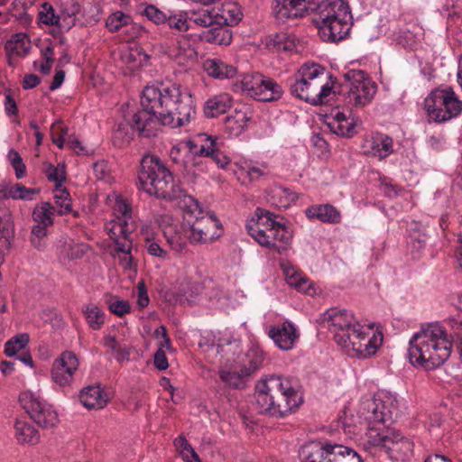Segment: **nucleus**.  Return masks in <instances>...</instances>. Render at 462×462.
<instances>
[{
	"mask_svg": "<svg viewBox=\"0 0 462 462\" xmlns=\"http://www.w3.org/2000/svg\"><path fill=\"white\" fill-rule=\"evenodd\" d=\"M284 274L287 283L298 291L307 294L315 293L312 282L300 270L291 266L284 269Z\"/></svg>",
	"mask_w": 462,
	"mask_h": 462,
	"instance_id": "nucleus-27",
	"label": "nucleus"
},
{
	"mask_svg": "<svg viewBox=\"0 0 462 462\" xmlns=\"http://www.w3.org/2000/svg\"><path fill=\"white\" fill-rule=\"evenodd\" d=\"M167 55L180 65H186L189 60L192 59L195 51L189 48L188 42L181 44L177 41L168 47L166 51Z\"/></svg>",
	"mask_w": 462,
	"mask_h": 462,
	"instance_id": "nucleus-33",
	"label": "nucleus"
},
{
	"mask_svg": "<svg viewBox=\"0 0 462 462\" xmlns=\"http://www.w3.org/2000/svg\"><path fill=\"white\" fill-rule=\"evenodd\" d=\"M45 175L50 181L55 183V186L58 188L61 186L62 182L65 180V171L58 169L52 164H49L45 169Z\"/></svg>",
	"mask_w": 462,
	"mask_h": 462,
	"instance_id": "nucleus-53",
	"label": "nucleus"
},
{
	"mask_svg": "<svg viewBox=\"0 0 462 462\" xmlns=\"http://www.w3.org/2000/svg\"><path fill=\"white\" fill-rule=\"evenodd\" d=\"M67 131L68 129L64 127L61 122H55L51 126L52 142L60 148L64 145V134H67Z\"/></svg>",
	"mask_w": 462,
	"mask_h": 462,
	"instance_id": "nucleus-54",
	"label": "nucleus"
},
{
	"mask_svg": "<svg viewBox=\"0 0 462 462\" xmlns=\"http://www.w3.org/2000/svg\"><path fill=\"white\" fill-rule=\"evenodd\" d=\"M348 83V104L355 107H363L369 104L376 91L377 86L364 70L350 69L343 75Z\"/></svg>",
	"mask_w": 462,
	"mask_h": 462,
	"instance_id": "nucleus-10",
	"label": "nucleus"
},
{
	"mask_svg": "<svg viewBox=\"0 0 462 462\" xmlns=\"http://www.w3.org/2000/svg\"><path fill=\"white\" fill-rule=\"evenodd\" d=\"M5 49L8 56H26L31 49L30 41L25 34L16 33L12 35L11 39L6 42Z\"/></svg>",
	"mask_w": 462,
	"mask_h": 462,
	"instance_id": "nucleus-32",
	"label": "nucleus"
},
{
	"mask_svg": "<svg viewBox=\"0 0 462 462\" xmlns=\"http://www.w3.org/2000/svg\"><path fill=\"white\" fill-rule=\"evenodd\" d=\"M424 109L430 120L443 123L461 114L462 101L450 87L435 88L425 98Z\"/></svg>",
	"mask_w": 462,
	"mask_h": 462,
	"instance_id": "nucleus-9",
	"label": "nucleus"
},
{
	"mask_svg": "<svg viewBox=\"0 0 462 462\" xmlns=\"http://www.w3.org/2000/svg\"><path fill=\"white\" fill-rule=\"evenodd\" d=\"M305 213L309 218H316L323 223L338 224L341 221L340 212L330 204L310 206Z\"/></svg>",
	"mask_w": 462,
	"mask_h": 462,
	"instance_id": "nucleus-23",
	"label": "nucleus"
},
{
	"mask_svg": "<svg viewBox=\"0 0 462 462\" xmlns=\"http://www.w3.org/2000/svg\"><path fill=\"white\" fill-rule=\"evenodd\" d=\"M108 396L100 385H89L81 390L79 401L88 409H102L108 402Z\"/></svg>",
	"mask_w": 462,
	"mask_h": 462,
	"instance_id": "nucleus-22",
	"label": "nucleus"
},
{
	"mask_svg": "<svg viewBox=\"0 0 462 462\" xmlns=\"http://www.w3.org/2000/svg\"><path fill=\"white\" fill-rule=\"evenodd\" d=\"M163 236L172 250L181 254L187 248L188 236H182L181 228L175 225H168L163 228Z\"/></svg>",
	"mask_w": 462,
	"mask_h": 462,
	"instance_id": "nucleus-30",
	"label": "nucleus"
},
{
	"mask_svg": "<svg viewBox=\"0 0 462 462\" xmlns=\"http://www.w3.org/2000/svg\"><path fill=\"white\" fill-rule=\"evenodd\" d=\"M80 11V5L77 1L71 0L63 5L61 9L62 15L76 20V16Z\"/></svg>",
	"mask_w": 462,
	"mask_h": 462,
	"instance_id": "nucleus-57",
	"label": "nucleus"
},
{
	"mask_svg": "<svg viewBox=\"0 0 462 462\" xmlns=\"http://www.w3.org/2000/svg\"><path fill=\"white\" fill-rule=\"evenodd\" d=\"M106 228L110 239L116 246V252H126L132 249L133 242L130 236L134 230L132 221L128 222L127 219L117 217V219L112 220Z\"/></svg>",
	"mask_w": 462,
	"mask_h": 462,
	"instance_id": "nucleus-16",
	"label": "nucleus"
},
{
	"mask_svg": "<svg viewBox=\"0 0 462 462\" xmlns=\"http://www.w3.org/2000/svg\"><path fill=\"white\" fill-rule=\"evenodd\" d=\"M323 322L328 329L334 334V339L339 346H348L350 335L358 329L360 324L346 310L332 308L323 315Z\"/></svg>",
	"mask_w": 462,
	"mask_h": 462,
	"instance_id": "nucleus-11",
	"label": "nucleus"
},
{
	"mask_svg": "<svg viewBox=\"0 0 462 462\" xmlns=\"http://www.w3.org/2000/svg\"><path fill=\"white\" fill-rule=\"evenodd\" d=\"M315 5L311 12L316 13L314 23L316 25L327 23L331 20L338 18V13L351 14L349 5L345 0H320L315 1Z\"/></svg>",
	"mask_w": 462,
	"mask_h": 462,
	"instance_id": "nucleus-18",
	"label": "nucleus"
},
{
	"mask_svg": "<svg viewBox=\"0 0 462 462\" xmlns=\"http://www.w3.org/2000/svg\"><path fill=\"white\" fill-rule=\"evenodd\" d=\"M54 211L58 215H64L71 211V199L66 189H57L54 194Z\"/></svg>",
	"mask_w": 462,
	"mask_h": 462,
	"instance_id": "nucleus-40",
	"label": "nucleus"
},
{
	"mask_svg": "<svg viewBox=\"0 0 462 462\" xmlns=\"http://www.w3.org/2000/svg\"><path fill=\"white\" fill-rule=\"evenodd\" d=\"M79 365V359L73 352H63L52 365V380L60 386L69 385L73 381V374L78 370Z\"/></svg>",
	"mask_w": 462,
	"mask_h": 462,
	"instance_id": "nucleus-15",
	"label": "nucleus"
},
{
	"mask_svg": "<svg viewBox=\"0 0 462 462\" xmlns=\"http://www.w3.org/2000/svg\"><path fill=\"white\" fill-rule=\"evenodd\" d=\"M383 343V334L381 332H365L360 325L356 332L350 335L348 346H341L347 351H353L359 358H367L374 356Z\"/></svg>",
	"mask_w": 462,
	"mask_h": 462,
	"instance_id": "nucleus-13",
	"label": "nucleus"
},
{
	"mask_svg": "<svg viewBox=\"0 0 462 462\" xmlns=\"http://www.w3.org/2000/svg\"><path fill=\"white\" fill-rule=\"evenodd\" d=\"M393 141L387 135L378 134L365 141V153L377 157L380 160L386 158L393 152Z\"/></svg>",
	"mask_w": 462,
	"mask_h": 462,
	"instance_id": "nucleus-21",
	"label": "nucleus"
},
{
	"mask_svg": "<svg viewBox=\"0 0 462 462\" xmlns=\"http://www.w3.org/2000/svg\"><path fill=\"white\" fill-rule=\"evenodd\" d=\"M8 160L15 171V177L17 179L23 178L26 173V166L19 152L11 149L8 152Z\"/></svg>",
	"mask_w": 462,
	"mask_h": 462,
	"instance_id": "nucleus-48",
	"label": "nucleus"
},
{
	"mask_svg": "<svg viewBox=\"0 0 462 462\" xmlns=\"http://www.w3.org/2000/svg\"><path fill=\"white\" fill-rule=\"evenodd\" d=\"M218 24L234 26L242 19L240 8L234 3H226L221 9H217Z\"/></svg>",
	"mask_w": 462,
	"mask_h": 462,
	"instance_id": "nucleus-31",
	"label": "nucleus"
},
{
	"mask_svg": "<svg viewBox=\"0 0 462 462\" xmlns=\"http://www.w3.org/2000/svg\"><path fill=\"white\" fill-rule=\"evenodd\" d=\"M338 18L331 20L327 23L317 25L319 32L324 41L337 42L344 40L351 29V14L338 13Z\"/></svg>",
	"mask_w": 462,
	"mask_h": 462,
	"instance_id": "nucleus-17",
	"label": "nucleus"
},
{
	"mask_svg": "<svg viewBox=\"0 0 462 462\" xmlns=\"http://www.w3.org/2000/svg\"><path fill=\"white\" fill-rule=\"evenodd\" d=\"M452 343L438 324H430L410 340L408 356L413 365L432 369L443 365L450 356Z\"/></svg>",
	"mask_w": 462,
	"mask_h": 462,
	"instance_id": "nucleus-5",
	"label": "nucleus"
},
{
	"mask_svg": "<svg viewBox=\"0 0 462 462\" xmlns=\"http://www.w3.org/2000/svg\"><path fill=\"white\" fill-rule=\"evenodd\" d=\"M325 68L316 64H304L290 85L291 94L314 106L326 103L332 87L324 82Z\"/></svg>",
	"mask_w": 462,
	"mask_h": 462,
	"instance_id": "nucleus-7",
	"label": "nucleus"
},
{
	"mask_svg": "<svg viewBox=\"0 0 462 462\" xmlns=\"http://www.w3.org/2000/svg\"><path fill=\"white\" fill-rule=\"evenodd\" d=\"M154 365L155 367L160 370V371H162V370H165L168 368L169 366V364H168V359H167V356H166V354L165 352L159 348L156 353L154 354Z\"/></svg>",
	"mask_w": 462,
	"mask_h": 462,
	"instance_id": "nucleus-59",
	"label": "nucleus"
},
{
	"mask_svg": "<svg viewBox=\"0 0 462 462\" xmlns=\"http://www.w3.org/2000/svg\"><path fill=\"white\" fill-rule=\"evenodd\" d=\"M82 312L88 327L99 330L105 323V312L97 305L88 303L82 307Z\"/></svg>",
	"mask_w": 462,
	"mask_h": 462,
	"instance_id": "nucleus-36",
	"label": "nucleus"
},
{
	"mask_svg": "<svg viewBox=\"0 0 462 462\" xmlns=\"http://www.w3.org/2000/svg\"><path fill=\"white\" fill-rule=\"evenodd\" d=\"M133 19L131 15L126 14L122 11H116L106 18V27L110 32H116L124 27L131 25Z\"/></svg>",
	"mask_w": 462,
	"mask_h": 462,
	"instance_id": "nucleus-38",
	"label": "nucleus"
},
{
	"mask_svg": "<svg viewBox=\"0 0 462 462\" xmlns=\"http://www.w3.org/2000/svg\"><path fill=\"white\" fill-rule=\"evenodd\" d=\"M166 23L171 29L178 32H187L189 26L187 23V18H183L181 15H171L167 17Z\"/></svg>",
	"mask_w": 462,
	"mask_h": 462,
	"instance_id": "nucleus-55",
	"label": "nucleus"
},
{
	"mask_svg": "<svg viewBox=\"0 0 462 462\" xmlns=\"http://www.w3.org/2000/svg\"><path fill=\"white\" fill-rule=\"evenodd\" d=\"M149 21L159 25L166 23V14L153 5H146L141 12Z\"/></svg>",
	"mask_w": 462,
	"mask_h": 462,
	"instance_id": "nucleus-47",
	"label": "nucleus"
},
{
	"mask_svg": "<svg viewBox=\"0 0 462 462\" xmlns=\"http://www.w3.org/2000/svg\"><path fill=\"white\" fill-rule=\"evenodd\" d=\"M29 342V335L20 334L9 339L5 346V354L7 356H15L19 351L23 349Z\"/></svg>",
	"mask_w": 462,
	"mask_h": 462,
	"instance_id": "nucleus-42",
	"label": "nucleus"
},
{
	"mask_svg": "<svg viewBox=\"0 0 462 462\" xmlns=\"http://www.w3.org/2000/svg\"><path fill=\"white\" fill-rule=\"evenodd\" d=\"M20 199L31 200L40 192L37 189L26 188L22 184H20Z\"/></svg>",
	"mask_w": 462,
	"mask_h": 462,
	"instance_id": "nucleus-64",
	"label": "nucleus"
},
{
	"mask_svg": "<svg viewBox=\"0 0 462 462\" xmlns=\"http://www.w3.org/2000/svg\"><path fill=\"white\" fill-rule=\"evenodd\" d=\"M264 361V354L259 347H251L245 354L242 369L250 378L259 370Z\"/></svg>",
	"mask_w": 462,
	"mask_h": 462,
	"instance_id": "nucleus-34",
	"label": "nucleus"
},
{
	"mask_svg": "<svg viewBox=\"0 0 462 462\" xmlns=\"http://www.w3.org/2000/svg\"><path fill=\"white\" fill-rule=\"evenodd\" d=\"M22 407L32 420L40 427L48 429L55 427L59 422L57 412L52 407L31 393H23L19 396Z\"/></svg>",
	"mask_w": 462,
	"mask_h": 462,
	"instance_id": "nucleus-12",
	"label": "nucleus"
},
{
	"mask_svg": "<svg viewBox=\"0 0 462 462\" xmlns=\"http://www.w3.org/2000/svg\"><path fill=\"white\" fill-rule=\"evenodd\" d=\"M207 73L215 79H233L236 75V68L218 59H208L204 62Z\"/></svg>",
	"mask_w": 462,
	"mask_h": 462,
	"instance_id": "nucleus-28",
	"label": "nucleus"
},
{
	"mask_svg": "<svg viewBox=\"0 0 462 462\" xmlns=\"http://www.w3.org/2000/svg\"><path fill=\"white\" fill-rule=\"evenodd\" d=\"M263 75L259 73L245 76L242 79L243 89L247 91L253 97H254V93L258 91V88L263 83Z\"/></svg>",
	"mask_w": 462,
	"mask_h": 462,
	"instance_id": "nucleus-49",
	"label": "nucleus"
},
{
	"mask_svg": "<svg viewBox=\"0 0 462 462\" xmlns=\"http://www.w3.org/2000/svg\"><path fill=\"white\" fill-rule=\"evenodd\" d=\"M41 83V79L35 74H26L23 77L22 86L23 89L33 88Z\"/></svg>",
	"mask_w": 462,
	"mask_h": 462,
	"instance_id": "nucleus-61",
	"label": "nucleus"
},
{
	"mask_svg": "<svg viewBox=\"0 0 462 462\" xmlns=\"http://www.w3.org/2000/svg\"><path fill=\"white\" fill-rule=\"evenodd\" d=\"M254 215L256 218L245 225L247 233L262 246L282 254L291 243V232L276 221V215L269 210L257 208Z\"/></svg>",
	"mask_w": 462,
	"mask_h": 462,
	"instance_id": "nucleus-6",
	"label": "nucleus"
},
{
	"mask_svg": "<svg viewBox=\"0 0 462 462\" xmlns=\"http://www.w3.org/2000/svg\"><path fill=\"white\" fill-rule=\"evenodd\" d=\"M255 404L260 413L284 417L294 412L302 403L296 382L289 377L272 375L255 385Z\"/></svg>",
	"mask_w": 462,
	"mask_h": 462,
	"instance_id": "nucleus-4",
	"label": "nucleus"
},
{
	"mask_svg": "<svg viewBox=\"0 0 462 462\" xmlns=\"http://www.w3.org/2000/svg\"><path fill=\"white\" fill-rule=\"evenodd\" d=\"M188 145L192 153L199 156L210 157L218 167L225 168L230 159L221 151V143L217 137L207 134H199L194 141H189Z\"/></svg>",
	"mask_w": 462,
	"mask_h": 462,
	"instance_id": "nucleus-14",
	"label": "nucleus"
},
{
	"mask_svg": "<svg viewBox=\"0 0 462 462\" xmlns=\"http://www.w3.org/2000/svg\"><path fill=\"white\" fill-rule=\"evenodd\" d=\"M268 336L282 350L291 349L300 337L295 325L288 320L281 325L271 326Z\"/></svg>",
	"mask_w": 462,
	"mask_h": 462,
	"instance_id": "nucleus-19",
	"label": "nucleus"
},
{
	"mask_svg": "<svg viewBox=\"0 0 462 462\" xmlns=\"http://www.w3.org/2000/svg\"><path fill=\"white\" fill-rule=\"evenodd\" d=\"M180 454L185 462H201L199 455L191 446L187 449L182 450Z\"/></svg>",
	"mask_w": 462,
	"mask_h": 462,
	"instance_id": "nucleus-63",
	"label": "nucleus"
},
{
	"mask_svg": "<svg viewBox=\"0 0 462 462\" xmlns=\"http://www.w3.org/2000/svg\"><path fill=\"white\" fill-rule=\"evenodd\" d=\"M195 116V103L189 92H183L176 83L156 81L144 87L141 108L126 122L116 125L112 143L116 147L124 148L131 143L134 132L141 137H153L161 126L182 127Z\"/></svg>",
	"mask_w": 462,
	"mask_h": 462,
	"instance_id": "nucleus-1",
	"label": "nucleus"
},
{
	"mask_svg": "<svg viewBox=\"0 0 462 462\" xmlns=\"http://www.w3.org/2000/svg\"><path fill=\"white\" fill-rule=\"evenodd\" d=\"M116 218L127 219L129 222L132 220V208L131 204L126 199L123 197H117L114 208Z\"/></svg>",
	"mask_w": 462,
	"mask_h": 462,
	"instance_id": "nucleus-50",
	"label": "nucleus"
},
{
	"mask_svg": "<svg viewBox=\"0 0 462 462\" xmlns=\"http://www.w3.org/2000/svg\"><path fill=\"white\" fill-rule=\"evenodd\" d=\"M330 130L337 135L352 136L355 134V124L346 116L340 120H332L328 123Z\"/></svg>",
	"mask_w": 462,
	"mask_h": 462,
	"instance_id": "nucleus-41",
	"label": "nucleus"
},
{
	"mask_svg": "<svg viewBox=\"0 0 462 462\" xmlns=\"http://www.w3.org/2000/svg\"><path fill=\"white\" fill-rule=\"evenodd\" d=\"M218 374L223 383L235 389H243L245 386L246 381L249 379L242 367L237 372L221 369Z\"/></svg>",
	"mask_w": 462,
	"mask_h": 462,
	"instance_id": "nucleus-37",
	"label": "nucleus"
},
{
	"mask_svg": "<svg viewBox=\"0 0 462 462\" xmlns=\"http://www.w3.org/2000/svg\"><path fill=\"white\" fill-rule=\"evenodd\" d=\"M5 109L8 116H16L18 114L16 102L11 94L5 96Z\"/></svg>",
	"mask_w": 462,
	"mask_h": 462,
	"instance_id": "nucleus-62",
	"label": "nucleus"
},
{
	"mask_svg": "<svg viewBox=\"0 0 462 462\" xmlns=\"http://www.w3.org/2000/svg\"><path fill=\"white\" fill-rule=\"evenodd\" d=\"M14 225L10 217H0V245L8 248L14 237Z\"/></svg>",
	"mask_w": 462,
	"mask_h": 462,
	"instance_id": "nucleus-44",
	"label": "nucleus"
},
{
	"mask_svg": "<svg viewBox=\"0 0 462 462\" xmlns=\"http://www.w3.org/2000/svg\"><path fill=\"white\" fill-rule=\"evenodd\" d=\"M131 251L132 249H129L126 252H121L123 255L119 257L120 265L126 270H132L135 268V264L134 263V259Z\"/></svg>",
	"mask_w": 462,
	"mask_h": 462,
	"instance_id": "nucleus-60",
	"label": "nucleus"
},
{
	"mask_svg": "<svg viewBox=\"0 0 462 462\" xmlns=\"http://www.w3.org/2000/svg\"><path fill=\"white\" fill-rule=\"evenodd\" d=\"M144 247L152 256H155L162 260L168 258L167 251L161 247L153 236H150L149 235L144 236Z\"/></svg>",
	"mask_w": 462,
	"mask_h": 462,
	"instance_id": "nucleus-46",
	"label": "nucleus"
},
{
	"mask_svg": "<svg viewBox=\"0 0 462 462\" xmlns=\"http://www.w3.org/2000/svg\"><path fill=\"white\" fill-rule=\"evenodd\" d=\"M109 310L118 316L123 317L124 315L131 311V306L127 300H118L109 303Z\"/></svg>",
	"mask_w": 462,
	"mask_h": 462,
	"instance_id": "nucleus-56",
	"label": "nucleus"
},
{
	"mask_svg": "<svg viewBox=\"0 0 462 462\" xmlns=\"http://www.w3.org/2000/svg\"><path fill=\"white\" fill-rule=\"evenodd\" d=\"M301 462H364L353 448L331 441H310L300 450Z\"/></svg>",
	"mask_w": 462,
	"mask_h": 462,
	"instance_id": "nucleus-8",
	"label": "nucleus"
},
{
	"mask_svg": "<svg viewBox=\"0 0 462 462\" xmlns=\"http://www.w3.org/2000/svg\"><path fill=\"white\" fill-rule=\"evenodd\" d=\"M233 105V97L226 93L216 95L205 102L204 114L207 117H217L225 114Z\"/></svg>",
	"mask_w": 462,
	"mask_h": 462,
	"instance_id": "nucleus-25",
	"label": "nucleus"
},
{
	"mask_svg": "<svg viewBox=\"0 0 462 462\" xmlns=\"http://www.w3.org/2000/svg\"><path fill=\"white\" fill-rule=\"evenodd\" d=\"M188 19L200 27H212L218 24L216 8L192 11L189 13Z\"/></svg>",
	"mask_w": 462,
	"mask_h": 462,
	"instance_id": "nucleus-35",
	"label": "nucleus"
},
{
	"mask_svg": "<svg viewBox=\"0 0 462 462\" xmlns=\"http://www.w3.org/2000/svg\"><path fill=\"white\" fill-rule=\"evenodd\" d=\"M138 187L149 195L169 201L182 197L186 203L185 221L189 226V240L192 244H207L217 239L223 233L222 225L214 213H204L198 200L184 194L174 182L170 170L155 155L146 153L140 162Z\"/></svg>",
	"mask_w": 462,
	"mask_h": 462,
	"instance_id": "nucleus-2",
	"label": "nucleus"
},
{
	"mask_svg": "<svg viewBox=\"0 0 462 462\" xmlns=\"http://www.w3.org/2000/svg\"><path fill=\"white\" fill-rule=\"evenodd\" d=\"M42 10L39 13V21L46 25H56L60 23V16L55 14L51 5L43 3Z\"/></svg>",
	"mask_w": 462,
	"mask_h": 462,
	"instance_id": "nucleus-45",
	"label": "nucleus"
},
{
	"mask_svg": "<svg viewBox=\"0 0 462 462\" xmlns=\"http://www.w3.org/2000/svg\"><path fill=\"white\" fill-rule=\"evenodd\" d=\"M253 117V111L246 106L236 107L232 114L224 120V130L230 136H239L247 127Z\"/></svg>",
	"mask_w": 462,
	"mask_h": 462,
	"instance_id": "nucleus-20",
	"label": "nucleus"
},
{
	"mask_svg": "<svg viewBox=\"0 0 462 462\" xmlns=\"http://www.w3.org/2000/svg\"><path fill=\"white\" fill-rule=\"evenodd\" d=\"M446 322L451 330L450 342L452 345L462 340V319L459 316L449 317Z\"/></svg>",
	"mask_w": 462,
	"mask_h": 462,
	"instance_id": "nucleus-51",
	"label": "nucleus"
},
{
	"mask_svg": "<svg viewBox=\"0 0 462 462\" xmlns=\"http://www.w3.org/2000/svg\"><path fill=\"white\" fill-rule=\"evenodd\" d=\"M199 38L207 43L228 46L233 39V32L225 24H215L204 31Z\"/></svg>",
	"mask_w": 462,
	"mask_h": 462,
	"instance_id": "nucleus-24",
	"label": "nucleus"
},
{
	"mask_svg": "<svg viewBox=\"0 0 462 462\" xmlns=\"http://www.w3.org/2000/svg\"><path fill=\"white\" fill-rule=\"evenodd\" d=\"M14 430L16 440L20 444L35 445L40 441L39 431L25 420H16Z\"/></svg>",
	"mask_w": 462,
	"mask_h": 462,
	"instance_id": "nucleus-29",
	"label": "nucleus"
},
{
	"mask_svg": "<svg viewBox=\"0 0 462 462\" xmlns=\"http://www.w3.org/2000/svg\"><path fill=\"white\" fill-rule=\"evenodd\" d=\"M46 237H47V226H44V225H34L32 226L30 241H31L32 245L35 249L41 251L45 248Z\"/></svg>",
	"mask_w": 462,
	"mask_h": 462,
	"instance_id": "nucleus-43",
	"label": "nucleus"
},
{
	"mask_svg": "<svg viewBox=\"0 0 462 462\" xmlns=\"http://www.w3.org/2000/svg\"><path fill=\"white\" fill-rule=\"evenodd\" d=\"M368 429L365 448H378L383 449L389 457L396 461H405L413 451V442L394 430H383L385 424L393 420L392 411L382 401L371 400L366 403Z\"/></svg>",
	"mask_w": 462,
	"mask_h": 462,
	"instance_id": "nucleus-3",
	"label": "nucleus"
},
{
	"mask_svg": "<svg viewBox=\"0 0 462 462\" xmlns=\"http://www.w3.org/2000/svg\"><path fill=\"white\" fill-rule=\"evenodd\" d=\"M254 98L263 102H272L280 99L283 94V89L274 79L263 76V83L254 92Z\"/></svg>",
	"mask_w": 462,
	"mask_h": 462,
	"instance_id": "nucleus-26",
	"label": "nucleus"
},
{
	"mask_svg": "<svg viewBox=\"0 0 462 462\" xmlns=\"http://www.w3.org/2000/svg\"><path fill=\"white\" fill-rule=\"evenodd\" d=\"M138 290V299L137 304L141 309H143L149 305L150 300L148 297V292L146 289V285L143 280L140 281L137 284Z\"/></svg>",
	"mask_w": 462,
	"mask_h": 462,
	"instance_id": "nucleus-58",
	"label": "nucleus"
},
{
	"mask_svg": "<svg viewBox=\"0 0 462 462\" xmlns=\"http://www.w3.org/2000/svg\"><path fill=\"white\" fill-rule=\"evenodd\" d=\"M54 212V207L49 202H42L34 208L32 211V218L36 225H44V226H51L52 214Z\"/></svg>",
	"mask_w": 462,
	"mask_h": 462,
	"instance_id": "nucleus-39",
	"label": "nucleus"
},
{
	"mask_svg": "<svg viewBox=\"0 0 462 462\" xmlns=\"http://www.w3.org/2000/svg\"><path fill=\"white\" fill-rule=\"evenodd\" d=\"M93 171L97 180L105 182H111L113 177L108 162L106 161H99L93 164Z\"/></svg>",
	"mask_w": 462,
	"mask_h": 462,
	"instance_id": "nucleus-52",
	"label": "nucleus"
}]
</instances>
